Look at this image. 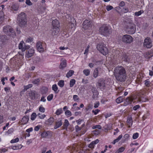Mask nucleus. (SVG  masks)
Masks as SVG:
<instances>
[{
  "label": "nucleus",
  "mask_w": 153,
  "mask_h": 153,
  "mask_svg": "<svg viewBox=\"0 0 153 153\" xmlns=\"http://www.w3.org/2000/svg\"><path fill=\"white\" fill-rule=\"evenodd\" d=\"M114 76L117 81L121 82L125 81L126 74L124 68L121 66H118L114 68Z\"/></svg>",
  "instance_id": "nucleus-1"
},
{
  "label": "nucleus",
  "mask_w": 153,
  "mask_h": 153,
  "mask_svg": "<svg viewBox=\"0 0 153 153\" xmlns=\"http://www.w3.org/2000/svg\"><path fill=\"white\" fill-rule=\"evenodd\" d=\"M17 23L21 28H24L27 25V19L25 14L23 12L20 13L17 18Z\"/></svg>",
  "instance_id": "nucleus-2"
},
{
  "label": "nucleus",
  "mask_w": 153,
  "mask_h": 153,
  "mask_svg": "<svg viewBox=\"0 0 153 153\" xmlns=\"http://www.w3.org/2000/svg\"><path fill=\"white\" fill-rule=\"evenodd\" d=\"M99 32L102 35L107 36L111 33V28L108 25L104 24L99 29Z\"/></svg>",
  "instance_id": "nucleus-3"
},
{
  "label": "nucleus",
  "mask_w": 153,
  "mask_h": 153,
  "mask_svg": "<svg viewBox=\"0 0 153 153\" xmlns=\"http://www.w3.org/2000/svg\"><path fill=\"white\" fill-rule=\"evenodd\" d=\"M97 50L104 55H107L108 53V49L106 45L103 42L100 43L96 45Z\"/></svg>",
  "instance_id": "nucleus-4"
},
{
  "label": "nucleus",
  "mask_w": 153,
  "mask_h": 153,
  "mask_svg": "<svg viewBox=\"0 0 153 153\" xmlns=\"http://www.w3.org/2000/svg\"><path fill=\"white\" fill-rule=\"evenodd\" d=\"M3 32L13 38L15 37L16 33L14 30L10 26L6 25L3 28Z\"/></svg>",
  "instance_id": "nucleus-5"
},
{
  "label": "nucleus",
  "mask_w": 153,
  "mask_h": 153,
  "mask_svg": "<svg viewBox=\"0 0 153 153\" xmlns=\"http://www.w3.org/2000/svg\"><path fill=\"white\" fill-rule=\"evenodd\" d=\"M133 40L132 37L129 35H123L122 37V41L126 44H130Z\"/></svg>",
  "instance_id": "nucleus-6"
},
{
  "label": "nucleus",
  "mask_w": 153,
  "mask_h": 153,
  "mask_svg": "<svg viewBox=\"0 0 153 153\" xmlns=\"http://www.w3.org/2000/svg\"><path fill=\"white\" fill-rule=\"evenodd\" d=\"M135 26L134 24L130 23L128 24L126 27V30L128 33L133 34L135 32Z\"/></svg>",
  "instance_id": "nucleus-7"
},
{
  "label": "nucleus",
  "mask_w": 153,
  "mask_h": 153,
  "mask_svg": "<svg viewBox=\"0 0 153 153\" xmlns=\"http://www.w3.org/2000/svg\"><path fill=\"white\" fill-rule=\"evenodd\" d=\"M143 45L144 47L148 48H150L152 46V40L151 38L149 37L146 38L143 43Z\"/></svg>",
  "instance_id": "nucleus-8"
},
{
  "label": "nucleus",
  "mask_w": 153,
  "mask_h": 153,
  "mask_svg": "<svg viewBox=\"0 0 153 153\" xmlns=\"http://www.w3.org/2000/svg\"><path fill=\"white\" fill-rule=\"evenodd\" d=\"M97 85L101 90H104L106 87L105 80L102 78H100L98 80Z\"/></svg>",
  "instance_id": "nucleus-9"
},
{
  "label": "nucleus",
  "mask_w": 153,
  "mask_h": 153,
  "mask_svg": "<svg viewBox=\"0 0 153 153\" xmlns=\"http://www.w3.org/2000/svg\"><path fill=\"white\" fill-rule=\"evenodd\" d=\"M30 99L32 100L37 99L39 97V95L35 91H31L29 94Z\"/></svg>",
  "instance_id": "nucleus-10"
},
{
  "label": "nucleus",
  "mask_w": 153,
  "mask_h": 153,
  "mask_svg": "<svg viewBox=\"0 0 153 153\" xmlns=\"http://www.w3.org/2000/svg\"><path fill=\"white\" fill-rule=\"evenodd\" d=\"M18 47L22 51H24L26 49H29L30 47L29 45H25L24 41H22L19 44Z\"/></svg>",
  "instance_id": "nucleus-11"
},
{
  "label": "nucleus",
  "mask_w": 153,
  "mask_h": 153,
  "mask_svg": "<svg viewBox=\"0 0 153 153\" xmlns=\"http://www.w3.org/2000/svg\"><path fill=\"white\" fill-rule=\"evenodd\" d=\"M92 22L88 20H86L83 22V28L84 29H87L91 26Z\"/></svg>",
  "instance_id": "nucleus-12"
},
{
  "label": "nucleus",
  "mask_w": 153,
  "mask_h": 153,
  "mask_svg": "<svg viewBox=\"0 0 153 153\" xmlns=\"http://www.w3.org/2000/svg\"><path fill=\"white\" fill-rule=\"evenodd\" d=\"M34 53V50L33 48H31L26 51L25 56L28 58L32 57Z\"/></svg>",
  "instance_id": "nucleus-13"
},
{
  "label": "nucleus",
  "mask_w": 153,
  "mask_h": 153,
  "mask_svg": "<svg viewBox=\"0 0 153 153\" xmlns=\"http://www.w3.org/2000/svg\"><path fill=\"white\" fill-rule=\"evenodd\" d=\"M36 48L37 50L40 52H43L44 49L43 48L42 43L40 42H38L36 43Z\"/></svg>",
  "instance_id": "nucleus-14"
},
{
  "label": "nucleus",
  "mask_w": 153,
  "mask_h": 153,
  "mask_svg": "<svg viewBox=\"0 0 153 153\" xmlns=\"http://www.w3.org/2000/svg\"><path fill=\"white\" fill-rule=\"evenodd\" d=\"M67 65V63L66 60L64 59H62L61 60V62L59 68L60 69L63 70L65 68Z\"/></svg>",
  "instance_id": "nucleus-15"
},
{
  "label": "nucleus",
  "mask_w": 153,
  "mask_h": 153,
  "mask_svg": "<svg viewBox=\"0 0 153 153\" xmlns=\"http://www.w3.org/2000/svg\"><path fill=\"white\" fill-rule=\"evenodd\" d=\"M101 68H96L94 70L93 73V76L95 78H96L98 76L99 73L101 71Z\"/></svg>",
  "instance_id": "nucleus-16"
},
{
  "label": "nucleus",
  "mask_w": 153,
  "mask_h": 153,
  "mask_svg": "<svg viewBox=\"0 0 153 153\" xmlns=\"http://www.w3.org/2000/svg\"><path fill=\"white\" fill-rule=\"evenodd\" d=\"M152 56H153V49H151L150 51L146 52L144 54V56L147 59H149Z\"/></svg>",
  "instance_id": "nucleus-17"
},
{
  "label": "nucleus",
  "mask_w": 153,
  "mask_h": 153,
  "mask_svg": "<svg viewBox=\"0 0 153 153\" xmlns=\"http://www.w3.org/2000/svg\"><path fill=\"white\" fill-rule=\"evenodd\" d=\"M123 61L127 62H129L130 61V58L129 55L126 53H123L121 56Z\"/></svg>",
  "instance_id": "nucleus-18"
},
{
  "label": "nucleus",
  "mask_w": 153,
  "mask_h": 153,
  "mask_svg": "<svg viewBox=\"0 0 153 153\" xmlns=\"http://www.w3.org/2000/svg\"><path fill=\"white\" fill-rule=\"evenodd\" d=\"M52 24L53 28H58L60 27L59 22L58 20L55 19L52 21Z\"/></svg>",
  "instance_id": "nucleus-19"
},
{
  "label": "nucleus",
  "mask_w": 153,
  "mask_h": 153,
  "mask_svg": "<svg viewBox=\"0 0 153 153\" xmlns=\"http://www.w3.org/2000/svg\"><path fill=\"white\" fill-rule=\"evenodd\" d=\"M55 124L54 128V129H56L61 126L62 123V120H60L58 121H56L55 122Z\"/></svg>",
  "instance_id": "nucleus-20"
},
{
  "label": "nucleus",
  "mask_w": 153,
  "mask_h": 153,
  "mask_svg": "<svg viewBox=\"0 0 153 153\" xmlns=\"http://www.w3.org/2000/svg\"><path fill=\"white\" fill-rule=\"evenodd\" d=\"M59 31V28H53L51 33L52 36H56L58 35Z\"/></svg>",
  "instance_id": "nucleus-21"
},
{
  "label": "nucleus",
  "mask_w": 153,
  "mask_h": 153,
  "mask_svg": "<svg viewBox=\"0 0 153 153\" xmlns=\"http://www.w3.org/2000/svg\"><path fill=\"white\" fill-rule=\"evenodd\" d=\"M7 36L5 35L0 36V44L4 43L7 40Z\"/></svg>",
  "instance_id": "nucleus-22"
},
{
  "label": "nucleus",
  "mask_w": 153,
  "mask_h": 153,
  "mask_svg": "<svg viewBox=\"0 0 153 153\" xmlns=\"http://www.w3.org/2000/svg\"><path fill=\"white\" fill-rule=\"evenodd\" d=\"M54 121V119L52 117H50L46 121L47 124L49 125H51Z\"/></svg>",
  "instance_id": "nucleus-23"
},
{
  "label": "nucleus",
  "mask_w": 153,
  "mask_h": 153,
  "mask_svg": "<svg viewBox=\"0 0 153 153\" xmlns=\"http://www.w3.org/2000/svg\"><path fill=\"white\" fill-rule=\"evenodd\" d=\"M29 120V117L28 116H26L24 117L21 120V122L22 123V124H23L27 123Z\"/></svg>",
  "instance_id": "nucleus-24"
},
{
  "label": "nucleus",
  "mask_w": 153,
  "mask_h": 153,
  "mask_svg": "<svg viewBox=\"0 0 153 153\" xmlns=\"http://www.w3.org/2000/svg\"><path fill=\"white\" fill-rule=\"evenodd\" d=\"M132 119L131 117H128L127 121V124L129 128L131 127L132 125Z\"/></svg>",
  "instance_id": "nucleus-25"
},
{
  "label": "nucleus",
  "mask_w": 153,
  "mask_h": 153,
  "mask_svg": "<svg viewBox=\"0 0 153 153\" xmlns=\"http://www.w3.org/2000/svg\"><path fill=\"white\" fill-rule=\"evenodd\" d=\"M50 132L49 131H44L42 133L41 136L43 138L46 137L48 135L50 134Z\"/></svg>",
  "instance_id": "nucleus-26"
},
{
  "label": "nucleus",
  "mask_w": 153,
  "mask_h": 153,
  "mask_svg": "<svg viewBox=\"0 0 153 153\" xmlns=\"http://www.w3.org/2000/svg\"><path fill=\"white\" fill-rule=\"evenodd\" d=\"M52 89L54 91L56 94L58 93L59 91V90H58V88L56 84L52 85Z\"/></svg>",
  "instance_id": "nucleus-27"
},
{
  "label": "nucleus",
  "mask_w": 153,
  "mask_h": 153,
  "mask_svg": "<svg viewBox=\"0 0 153 153\" xmlns=\"http://www.w3.org/2000/svg\"><path fill=\"white\" fill-rule=\"evenodd\" d=\"M48 91V88L46 87H43L42 88L41 92L42 94L45 95L47 93Z\"/></svg>",
  "instance_id": "nucleus-28"
},
{
  "label": "nucleus",
  "mask_w": 153,
  "mask_h": 153,
  "mask_svg": "<svg viewBox=\"0 0 153 153\" xmlns=\"http://www.w3.org/2000/svg\"><path fill=\"white\" fill-rule=\"evenodd\" d=\"M70 124L68 120L67 119H65L63 124V126L64 127V129L67 130L68 126Z\"/></svg>",
  "instance_id": "nucleus-29"
},
{
  "label": "nucleus",
  "mask_w": 153,
  "mask_h": 153,
  "mask_svg": "<svg viewBox=\"0 0 153 153\" xmlns=\"http://www.w3.org/2000/svg\"><path fill=\"white\" fill-rule=\"evenodd\" d=\"M11 8L14 11H17L19 9L18 5L16 4H13L12 5Z\"/></svg>",
  "instance_id": "nucleus-30"
},
{
  "label": "nucleus",
  "mask_w": 153,
  "mask_h": 153,
  "mask_svg": "<svg viewBox=\"0 0 153 153\" xmlns=\"http://www.w3.org/2000/svg\"><path fill=\"white\" fill-rule=\"evenodd\" d=\"M123 136L122 135H120L117 138L115 139L111 143L113 144H115L116 143L118 142L122 138Z\"/></svg>",
  "instance_id": "nucleus-31"
},
{
  "label": "nucleus",
  "mask_w": 153,
  "mask_h": 153,
  "mask_svg": "<svg viewBox=\"0 0 153 153\" xmlns=\"http://www.w3.org/2000/svg\"><path fill=\"white\" fill-rule=\"evenodd\" d=\"M22 147V145L19 144L17 146H11V148L13 150H18L21 149Z\"/></svg>",
  "instance_id": "nucleus-32"
},
{
  "label": "nucleus",
  "mask_w": 153,
  "mask_h": 153,
  "mask_svg": "<svg viewBox=\"0 0 153 153\" xmlns=\"http://www.w3.org/2000/svg\"><path fill=\"white\" fill-rule=\"evenodd\" d=\"M40 61L41 59L39 56L34 57L33 59V62L35 63H38Z\"/></svg>",
  "instance_id": "nucleus-33"
},
{
  "label": "nucleus",
  "mask_w": 153,
  "mask_h": 153,
  "mask_svg": "<svg viewBox=\"0 0 153 153\" xmlns=\"http://www.w3.org/2000/svg\"><path fill=\"white\" fill-rule=\"evenodd\" d=\"M74 72L73 70L69 71L66 75V76L67 78H69L71 76L74 74Z\"/></svg>",
  "instance_id": "nucleus-34"
},
{
  "label": "nucleus",
  "mask_w": 153,
  "mask_h": 153,
  "mask_svg": "<svg viewBox=\"0 0 153 153\" xmlns=\"http://www.w3.org/2000/svg\"><path fill=\"white\" fill-rule=\"evenodd\" d=\"M69 28H71L72 30H74L75 29V27L74 24L70 22L68 25Z\"/></svg>",
  "instance_id": "nucleus-35"
},
{
  "label": "nucleus",
  "mask_w": 153,
  "mask_h": 153,
  "mask_svg": "<svg viewBox=\"0 0 153 153\" xmlns=\"http://www.w3.org/2000/svg\"><path fill=\"white\" fill-rule=\"evenodd\" d=\"M64 85V81L63 80H60L59 81L58 85L60 87H63Z\"/></svg>",
  "instance_id": "nucleus-36"
},
{
  "label": "nucleus",
  "mask_w": 153,
  "mask_h": 153,
  "mask_svg": "<svg viewBox=\"0 0 153 153\" xmlns=\"http://www.w3.org/2000/svg\"><path fill=\"white\" fill-rule=\"evenodd\" d=\"M123 98L122 97H120L117 98L116 100V101L117 103H120L123 101Z\"/></svg>",
  "instance_id": "nucleus-37"
},
{
  "label": "nucleus",
  "mask_w": 153,
  "mask_h": 153,
  "mask_svg": "<svg viewBox=\"0 0 153 153\" xmlns=\"http://www.w3.org/2000/svg\"><path fill=\"white\" fill-rule=\"evenodd\" d=\"M126 105L129 104L132 102V100L131 98L128 97L126 99Z\"/></svg>",
  "instance_id": "nucleus-38"
},
{
  "label": "nucleus",
  "mask_w": 153,
  "mask_h": 153,
  "mask_svg": "<svg viewBox=\"0 0 153 153\" xmlns=\"http://www.w3.org/2000/svg\"><path fill=\"white\" fill-rule=\"evenodd\" d=\"M83 72L86 76H88L90 74V70L88 69H85L83 71Z\"/></svg>",
  "instance_id": "nucleus-39"
},
{
  "label": "nucleus",
  "mask_w": 153,
  "mask_h": 153,
  "mask_svg": "<svg viewBox=\"0 0 153 153\" xmlns=\"http://www.w3.org/2000/svg\"><path fill=\"white\" fill-rule=\"evenodd\" d=\"M63 112L62 110V108H60L57 110L56 114L57 115H59Z\"/></svg>",
  "instance_id": "nucleus-40"
},
{
  "label": "nucleus",
  "mask_w": 153,
  "mask_h": 153,
  "mask_svg": "<svg viewBox=\"0 0 153 153\" xmlns=\"http://www.w3.org/2000/svg\"><path fill=\"white\" fill-rule=\"evenodd\" d=\"M75 80L74 79H72L70 81V86L71 87H72L75 84Z\"/></svg>",
  "instance_id": "nucleus-41"
},
{
  "label": "nucleus",
  "mask_w": 153,
  "mask_h": 153,
  "mask_svg": "<svg viewBox=\"0 0 153 153\" xmlns=\"http://www.w3.org/2000/svg\"><path fill=\"white\" fill-rule=\"evenodd\" d=\"M143 12V10H140L138 12H136L135 13V15L136 16H138L140 15Z\"/></svg>",
  "instance_id": "nucleus-42"
},
{
  "label": "nucleus",
  "mask_w": 153,
  "mask_h": 153,
  "mask_svg": "<svg viewBox=\"0 0 153 153\" xmlns=\"http://www.w3.org/2000/svg\"><path fill=\"white\" fill-rule=\"evenodd\" d=\"M37 115L35 113H33L31 116V120H34L36 118Z\"/></svg>",
  "instance_id": "nucleus-43"
},
{
  "label": "nucleus",
  "mask_w": 153,
  "mask_h": 153,
  "mask_svg": "<svg viewBox=\"0 0 153 153\" xmlns=\"http://www.w3.org/2000/svg\"><path fill=\"white\" fill-rule=\"evenodd\" d=\"M145 84L147 87H149L151 83L150 82L149 79H147L145 81Z\"/></svg>",
  "instance_id": "nucleus-44"
},
{
  "label": "nucleus",
  "mask_w": 153,
  "mask_h": 153,
  "mask_svg": "<svg viewBox=\"0 0 153 153\" xmlns=\"http://www.w3.org/2000/svg\"><path fill=\"white\" fill-rule=\"evenodd\" d=\"M33 86L32 84H29L27 85L24 86V89L25 90H27L29 88H31Z\"/></svg>",
  "instance_id": "nucleus-45"
},
{
  "label": "nucleus",
  "mask_w": 153,
  "mask_h": 153,
  "mask_svg": "<svg viewBox=\"0 0 153 153\" xmlns=\"http://www.w3.org/2000/svg\"><path fill=\"white\" fill-rule=\"evenodd\" d=\"M37 116L39 117V118L40 119H43L46 117V115L45 114H42L40 113H38Z\"/></svg>",
  "instance_id": "nucleus-46"
},
{
  "label": "nucleus",
  "mask_w": 153,
  "mask_h": 153,
  "mask_svg": "<svg viewBox=\"0 0 153 153\" xmlns=\"http://www.w3.org/2000/svg\"><path fill=\"white\" fill-rule=\"evenodd\" d=\"M73 99L74 101L76 102L78 101L79 100V98L77 95H74L73 96Z\"/></svg>",
  "instance_id": "nucleus-47"
},
{
  "label": "nucleus",
  "mask_w": 153,
  "mask_h": 153,
  "mask_svg": "<svg viewBox=\"0 0 153 153\" xmlns=\"http://www.w3.org/2000/svg\"><path fill=\"white\" fill-rule=\"evenodd\" d=\"M93 107V105L92 104H89L87 105V108H86V109L87 111H88L89 110L92 109Z\"/></svg>",
  "instance_id": "nucleus-48"
},
{
  "label": "nucleus",
  "mask_w": 153,
  "mask_h": 153,
  "mask_svg": "<svg viewBox=\"0 0 153 153\" xmlns=\"http://www.w3.org/2000/svg\"><path fill=\"white\" fill-rule=\"evenodd\" d=\"M53 95L52 94L49 95L47 97V99L48 101H50L53 99Z\"/></svg>",
  "instance_id": "nucleus-49"
},
{
  "label": "nucleus",
  "mask_w": 153,
  "mask_h": 153,
  "mask_svg": "<svg viewBox=\"0 0 153 153\" xmlns=\"http://www.w3.org/2000/svg\"><path fill=\"white\" fill-rule=\"evenodd\" d=\"M40 81L39 79H35L32 82V83L34 84H37Z\"/></svg>",
  "instance_id": "nucleus-50"
},
{
  "label": "nucleus",
  "mask_w": 153,
  "mask_h": 153,
  "mask_svg": "<svg viewBox=\"0 0 153 153\" xmlns=\"http://www.w3.org/2000/svg\"><path fill=\"white\" fill-rule=\"evenodd\" d=\"M4 18V13L3 12H0V21H2Z\"/></svg>",
  "instance_id": "nucleus-51"
},
{
  "label": "nucleus",
  "mask_w": 153,
  "mask_h": 153,
  "mask_svg": "<svg viewBox=\"0 0 153 153\" xmlns=\"http://www.w3.org/2000/svg\"><path fill=\"white\" fill-rule=\"evenodd\" d=\"M19 141V139L18 137H17L15 139H13L10 141V143H14L17 142Z\"/></svg>",
  "instance_id": "nucleus-52"
},
{
  "label": "nucleus",
  "mask_w": 153,
  "mask_h": 153,
  "mask_svg": "<svg viewBox=\"0 0 153 153\" xmlns=\"http://www.w3.org/2000/svg\"><path fill=\"white\" fill-rule=\"evenodd\" d=\"M45 108L42 106V105L40 106L39 108V111L41 112H44L45 111Z\"/></svg>",
  "instance_id": "nucleus-53"
},
{
  "label": "nucleus",
  "mask_w": 153,
  "mask_h": 153,
  "mask_svg": "<svg viewBox=\"0 0 153 153\" xmlns=\"http://www.w3.org/2000/svg\"><path fill=\"white\" fill-rule=\"evenodd\" d=\"M65 114L66 116H71L72 113L71 111L68 110H67L65 112Z\"/></svg>",
  "instance_id": "nucleus-54"
},
{
  "label": "nucleus",
  "mask_w": 153,
  "mask_h": 153,
  "mask_svg": "<svg viewBox=\"0 0 153 153\" xmlns=\"http://www.w3.org/2000/svg\"><path fill=\"white\" fill-rule=\"evenodd\" d=\"M139 136V134L138 133H136L133 134L132 138L133 139H135L137 138Z\"/></svg>",
  "instance_id": "nucleus-55"
},
{
  "label": "nucleus",
  "mask_w": 153,
  "mask_h": 153,
  "mask_svg": "<svg viewBox=\"0 0 153 153\" xmlns=\"http://www.w3.org/2000/svg\"><path fill=\"white\" fill-rule=\"evenodd\" d=\"M92 128L93 129H94L95 128H98L99 129H101L102 128V127L100 125H98L93 126Z\"/></svg>",
  "instance_id": "nucleus-56"
},
{
  "label": "nucleus",
  "mask_w": 153,
  "mask_h": 153,
  "mask_svg": "<svg viewBox=\"0 0 153 153\" xmlns=\"http://www.w3.org/2000/svg\"><path fill=\"white\" fill-rule=\"evenodd\" d=\"M125 148L124 147H121L119 148L117 150L120 153L123 152L125 150Z\"/></svg>",
  "instance_id": "nucleus-57"
},
{
  "label": "nucleus",
  "mask_w": 153,
  "mask_h": 153,
  "mask_svg": "<svg viewBox=\"0 0 153 153\" xmlns=\"http://www.w3.org/2000/svg\"><path fill=\"white\" fill-rule=\"evenodd\" d=\"M33 40V39L31 37H29L26 39V42H31Z\"/></svg>",
  "instance_id": "nucleus-58"
},
{
  "label": "nucleus",
  "mask_w": 153,
  "mask_h": 153,
  "mask_svg": "<svg viewBox=\"0 0 153 153\" xmlns=\"http://www.w3.org/2000/svg\"><path fill=\"white\" fill-rule=\"evenodd\" d=\"M99 140L97 139L95 140V141H93L92 142H91V143L94 146L95 145L98 143L99 142Z\"/></svg>",
  "instance_id": "nucleus-59"
},
{
  "label": "nucleus",
  "mask_w": 153,
  "mask_h": 153,
  "mask_svg": "<svg viewBox=\"0 0 153 153\" xmlns=\"http://www.w3.org/2000/svg\"><path fill=\"white\" fill-rule=\"evenodd\" d=\"M106 9L107 11H109L113 9V7L111 5H107L106 7Z\"/></svg>",
  "instance_id": "nucleus-60"
},
{
  "label": "nucleus",
  "mask_w": 153,
  "mask_h": 153,
  "mask_svg": "<svg viewBox=\"0 0 153 153\" xmlns=\"http://www.w3.org/2000/svg\"><path fill=\"white\" fill-rule=\"evenodd\" d=\"M100 111V110L97 109H96L95 110H92V112L94 113L95 115H97Z\"/></svg>",
  "instance_id": "nucleus-61"
},
{
  "label": "nucleus",
  "mask_w": 153,
  "mask_h": 153,
  "mask_svg": "<svg viewBox=\"0 0 153 153\" xmlns=\"http://www.w3.org/2000/svg\"><path fill=\"white\" fill-rule=\"evenodd\" d=\"M75 128L76 131V132H78L82 128L79 127L78 125H76L75 127Z\"/></svg>",
  "instance_id": "nucleus-62"
},
{
  "label": "nucleus",
  "mask_w": 153,
  "mask_h": 153,
  "mask_svg": "<svg viewBox=\"0 0 153 153\" xmlns=\"http://www.w3.org/2000/svg\"><path fill=\"white\" fill-rule=\"evenodd\" d=\"M25 3L27 4L29 6H31L32 5V3L30 0H26Z\"/></svg>",
  "instance_id": "nucleus-63"
},
{
  "label": "nucleus",
  "mask_w": 153,
  "mask_h": 153,
  "mask_svg": "<svg viewBox=\"0 0 153 153\" xmlns=\"http://www.w3.org/2000/svg\"><path fill=\"white\" fill-rule=\"evenodd\" d=\"M140 108V106L139 105H136L133 107V109L134 111L137 110Z\"/></svg>",
  "instance_id": "nucleus-64"
}]
</instances>
